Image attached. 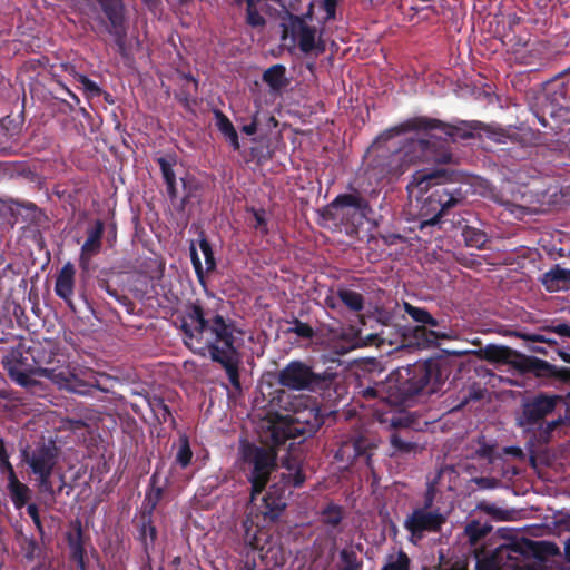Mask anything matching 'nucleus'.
<instances>
[{"mask_svg":"<svg viewBox=\"0 0 570 570\" xmlns=\"http://www.w3.org/2000/svg\"><path fill=\"white\" fill-rule=\"evenodd\" d=\"M57 448L52 444H38L35 449L29 446L21 451L22 461L26 462L33 474L38 476L39 488L42 491H51L50 476L57 463Z\"/></svg>","mask_w":570,"mask_h":570,"instance_id":"nucleus-6","label":"nucleus"},{"mask_svg":"<svg viewBox=\"0 0 570 570\" xmlns=\"http://www.w3.org/2000/svg\"><path fill=\"white\" fill-rule=\"evenodd\" d=\"M446 517L439 509H432L430 504L415 509L404 522V527L412 534V541L421 539L424 531L436 532L445 523Z\"/></svg>","mask_w":570,"mask_h":570,"instance_id":"nucleus-8","label":"nucleus"},{"mask_svg":"<svg viewBox=\"0 0 570 570\" xmlns=\"http://www.w3.org/2000/svg\"><path fill=\"white\" fill-rule=\"evenodd\" d=\"M404 309L406 313L417 323L429 324L431 326H436L438 322L434 320L425 309L414 307L409 303L404 304Z\"/></svg>","mask_w":570,"mask_h":570,"instance_id":"nucleus-28","label":"nucleus"},{"mask_svg":"<svg viewBox=\"0 0 570 570\" xmlns=\"http://www.w3.org/2000/svg\"><path fill=\"white\" fill-rule=\"evenodd\" d=\"M247 22L252 27H263L265 24V19L255 10L254 2L252 0H248Z\"/></svg>","mask_w":570,"mask_h":570,"instance_id":"nucleus-35","label":"nucleus"},{"mask_svg":"<svg viewBox=\"0 0 570 570\" xmlns=\"http://www.w3.org/2000/svg\"><path fill=\"white\" fill-rule=\"evenodd\" d=\"M257 130V121L256 117H254L253 121L249 125L243 127V131L247 135H254Z\"/></svg>","mask_w":570,"mask_h":570,"instance_id":"nucleus-48","label":"nucleus"},{"mask_svg":"<svg viewBox=\"0 0 570 570\" xmlns=\"http://www.w3.org/2000/svg\"><path fill=\"white\" fill-rule=\"evenodd\" d=\"M263 79L273 90H279L287 85L285 68L281 65L271 67L264 72Z\"/></svg>","mask_w":570,"mask_h":570,"instance_id":"nucleus-24","label":"nucleus"},{"mask_svg":"<svg viewBox=\"0 0 570 570\" xmlns=\"http://www.w3.org/2000/svg\"><path fill=\"white\" fill-rule=\"evenodd\" d=\"M255 228L265 229V214L263 212H255Z\"/></svg>","mask_w":570,"mask_h":570,"instance_id":"nucleus-43","label":"nucleus"},{"mask_svg":"<svg viewBox=\"0 0 570 570\" xmlns=\"http://www.w3.org/2000/svg\"><path fill=\"white\" fill-rule=\"evenodd\" d=\"M559 423V421H553L549 426L550 429H553L557 424Z\"/></svg>","mask_w":570,"mask_h":570,"instance_id":"nucleus-57","label":"nucleus"},{"mask_svg":"<svg viewBox=\"0 0 570 570\" xmlns=\"http://www.w3.org/2000/svg\"><path fill=\"white\" fill-rule=\"evenodd\" d=\"M491 454V448L483 449L482 455L488 456Z\"/></svg>","mask_w":570,"mask_h":570,"instance_id":"nucleus-55","label":"nucleus"},{"mask_svg":"<svg viewBox=\"0 0 570 570\" xmlns=\"http://www.w3.org/2000/svg\"><path fill=\"white\" fill-rule=\"evenodd\" d=\"M104 224L98 220L95 227L88 232V237L81 247L79 265L83 271H88L91 258L97 255L101 248V236Z\"/></svg>","mask_w":570,"mask_h":570,"instance_id":"nucleus-13","label":"nucleus"},{"mask_svg":"<svg viewBox=\"0 0 570 570\" xmlns=\"http://www.w3.org/2000/svg\"><path fill=\"white\" fill-rule=\"evenodd\" d=\"M145 2L148 4V6H155L158 0H145Z\"/></svg>","mask_w":570,"mask_h":570,"instance_id":"nucleus-56","label":"nucleus"},{"mask_svg":"<svg viewBox=\"0 0 570 570\" xmlns=\"http://www.w3.org/2000/svg\"><path fill=\"white\" fill-rule=\"evenodd\" d=\"M566 552H567L568 558L570 559V539L566 543Z\"/></svg>","mask_w":570,"mask_h":570,"instance_id":"nucleus-54","label":"nucleus"},{"mask_svg":"<svg viewBox=\"0 0 570 570\" xmlns=\"http://www.w3.org/2000/svg\"><path fill=\"white\" fill-rule=\"evenodd\" d=\"M263 502L264 508L261 513L265 519L271 521L275 520L286 507V498L284 494L274 497L272 492H268V494L263 498Z\"/></svg>","mask_w":570,"mask_h":570,"instance_id":"nucleus-21","label":"nucleus"},{"mask_svg":"<svg viewBox=\"0 0 570 570\" xmlns=\"http://www.w3.org/2000/svg\"><path fill=\"white\" fill-rule=\"evenodd\" d=\"M341 556L344 560V567L342 570H358L360 562L356 560L354 553L344 550L342 551Z\"/></svg>","mask_w":570,"mask_h":570,"instance_id":"nucleus-36","label":"nucleus"},{"mask_svg":"<svg viewBox=\"0 0 570 570\" xmlns=\"http://www.w3.org/2000/svg\"><path fill=\"white\" fill-rule=\"evenodd\" d=\"M322 422L315 401L307 396H294L282 412L268 413L262 428L266 430V442L281 444L287 439L314 433Z\"/></svg>","mask_w":570,"mask_h":570,"instance_id":"nucleus-3","label":"nucleus"},{"mask_svg":"<svg viewBox=\"0 0 570 570\" xmlns=\"http://www.w3.org/2000/svg\"><path fill=\"white\" fill-rule=\"evenodd\" d=\"M159 405L161 406V409L164 410L165 413H167V407L166 405H164L163 403H159Z\"/></svg>","mask_w":570,"mask_h":570,"instance_id":"nucleus-59","label":"nucleus"},{"mask_svg":"<svg viewBox=\"0 0 570 570\" xmlns=\"http://www.w3.org/2000/svg\"><path fill=\"white\" fill-rule=\"evenodd\" d=\"M243 528L245 542L253 548H257L261 541L258 522L248 515L243 523Z\"/></svg>","mask_w":570,"mask_h":570,"instance_id":"nucleus-26","label":"nucleus"},{"mask_svg":"<svg viewBox=\"0 0 570 570\" xmlns=\"http://www.w3.org/2000/svg\"><path fill=\"white\" fill-rule=\"evenodd\" d=\"M216 126L234 149L239 148L238 136L229 119L220 111L215 112Z\"/></svg>","mask_w":570,"mask_h":570,"instance_id":"nucleus-23","label":"nucleus"},{"mask_svg":"<svg viewBox=\"0 0 570 570\" xmlns=\"http://www.w3.org/2000/svg\"><path fill=\"white\" fill-rule=\"evenodd\" d=\"M489 532V528L480 524L479 522H471L465 528V533L469 537L471 543H475L480 538L484 537Z\"/></svg>","mask_w":570,"mask_h":570,"instance_id":"nucleus-32","label":"nucleus"},{"mask_svg":"<svg viewBox=\"0 0 570 570\" xmlns=\"http://www.w3.org/2000/svg\"><path fill=\"white\" fill-rule=\"evenodd\" d=\"M505 452L507 453H511V454H519V453H521L520 449H517V448L507 449Z\"/></svg>","mask_w":570,"mask_h":570,"instance_id":"nucleus-52","label":"nucleus"},{"mask_svg":"<svg viewBox=\"0 0 570 570\" xmlns=\"http://www.w3.org/2000/svg\"><path fill=\"white\" fill-rule=\"evenodd\" d=\"M561 400V396L541 394L532 401L527 402L523 406V414L519 419V424L521 426H527L537 423L550 414L554 410L557 403Z\"/></svg>","mask_w":570,"mask_h":570,"instance_id":"nucleus-10","label":"nucleus"},{"mask_svg":"<svg viewBox=\"0 0 570 570\" xmlns=\"http://www.w3.org/2000/svg\"><path fill=\"white\" fill-rule=\"evenodd\" d=\"M75 276V266L70 262H68L62 266L56 279L55 292L60 298L66 301L68 304L71 303L73 296Z\"/></svg>","mask_w":570,"mask_h":570,"instance_id":"nucleus-18","label":"nucleus"},{"mask_svg":"<svg viewBox=\"0 0 570 570\" xmlns=\"http://www.w3.org/2000/svg\"><path fill=\"white\" fill-rule=\"evenodd\" d=\"M296 333L301 336H304V337H309L312 335V330L309 326L307 325H304V324H299L297 325L296 327Z\"/></svg>","mask_w":570,"mask_h":570,"instance_id":"nucleus-46","label":"nucleus"},{"mask_svg":"<svg viewBox=\"0 0 570 570\" xmlns=\"http://www.w3.org/2000/svg\"><path fill=\"white\" fill-rule=\"evenodd\" d=\"M150 537H151V539H154V537H155V529L154 528H150Z\"/></svg>","mask_w":570,"mask_h":570,"instance_id":"nucleus-58","label":"nucleus"},{"mask_svg":"<svg viewBox=\"0 0 570 570\" xmlns=\"http://www.w3.org/2000/svg\"><path fill=\"white\" fill-rule=\"evenodd\" d=\"M32 521H33L35 525L37 527V529L39 531H42V524H41L40 518H37V519L32 520Z\"/></svg>","mask_w":570,"mask_h":570,"instance_id":"nucleus-53","label":"nucleus"},{"mask_svg":"<svg viewBox=\"0 0 570 570\" xmlns=\"http://www.w3.org/2000/svg\"><path fill=\"white\" fill-rule=\"evenodd\" d=\"M337 0H324L323 8L326 12V19H333L335 17V8Z\"/></svg>","mask_w":570,"mask_h":570,"instance_id":"nucleus-41","label":"nucleus"},{"mask_svg":"<svg viewBox=\"0 0 570 570\" xmlns=\"http://www.w3.org/2000/svg\"><path fill=\"white\" fill-rule=\"evenodd\" d=\"M412 371H413L414 376H419L420 380L417 383H415L413 386H410V387H402V389L395 387V391H394L393 384L396 381V376L403 377L402 371H399L396 374L390 375V377L387 379L386 387H387L389 395L386 396V399L391 404H399V403L403 402L407 395L419 392L428 383V374H426L425 366L417 365V366H414Z\"/></svg>","mask_w":570,"mask_h":570,"instance_id":"nucleus-12","label":"nucleus"},{"mask_svg":"<svg viewBox=\"0 0 570 570\" xmlns=\"http://www.w3.org/2000/svg\"><path fill=\"white\" fill-rule=\"evenodd\" d=\"M550 331L557 333L558 335L570 337V326L567 324H558L550 327Z\"/></svg>","mask_w":570,"mask_h":570,"instance_id":"nucleus-42","label":"nucleus"},{"mask_svg":"<svg viewBox=\"0 0 570 570\" xmlns=\"http://www.w3.org/2000/svg\"><path fill=\"white\" fill-rule=\"evenodd\" d=\"M8 490L10 498L17 509H21L30 498V489L24 483L20 482L16 473H11L10 481L8 482Z\"/></svg>","mask_w":570,"mask_h":570,"instance_id":"nucleus-20","label":"nucleus"},{"mask_svg":"<svg viewBox=\"0 0 570 570\" xmlns=\"http://www.w3.org/2000/svg\"><path fill=\"white\" fill-rule=\"evenodd\" d=\"M403 371L406 372V376H410V373H411V370L410 368H404Z\"/></svg>","mask_w":570,"mask_h":570,"instance_id":"nucleus-60","label":"nucleus"},{"mask_svg":"<svg viewBox=\"0 0 570 570\" xmlns=\"http://www.w3.org/2000/svg\"><path fill=\"white\" fill-rule=\"evenodd\" d=\"M559 355L560 357L567 362V363H570V354L569 353H566V352H559Z\"/></svg>","mask_w":570,"mask_h":570,"instance_id":"nucleus-51","label":"nucleus"},{"mask_svg":"<svg viewBox=\"0 0 570 570\" xmlns=\"http://www.w3.org/2000/svg\"><path fill=\"white\" fill-rule=\"evenodd\" d=\"M158 163H159V166H160V169L163 173V177L167 185V191H168L169 196L171 198H174V197H176L177 191H176V187H175V184H176L175 174L171 168L173 159L160 157L158 159Z\"/></svg>","mask_w":570,"mask_h":570,"instance_id":"nucleus-27","label":"nucleus"},{"mask_svg":"<svg viewBox=\"0 0 570 570\" xmlns=\"http://www.w3.org/2000/svg\"><path fill=\"white\" fill-rule=\"evenodd\" d=\"M407 134L411 136L405 138L402 147L391 155L386 164L389 175L400 176L411 165L420 161L448 163L450 155L442 150L443 141L446 138L454 140L456 137H466L456 127L419 117L385 130L379 136L377 142Z\"/></svg>","mask_w":570,"mask_h":570,"instance_id":"nucleus-1","label":"nucleus"},{"mask_svg":"<svg viewBox=\"0 0 570 570\" xmlns=\"http://www.w3.org/2000/svg\"><path fill=\"white\" fill-rule=\"evenodd\" d=\"M391 444L393 445V448L397 451H410L411 449V445L406 442H404L399 435L396 434H393L391 436Z\"/></svg>","mask_w":570,"mask_h":570,"instance_id":"nucleus-39","label":"nucleus"},{"mask_svg":"<svg viewBox=\"0 0 570 570\" xmlns=\"http://www.w3.org/2000/svg\"><path fill=\"white\" fill-rule=\"evenodd\" d=\"M27 511H28V514L31 517L32 520L39 518L38 508L36 507V504H29L28 508H27Z\"/></svg>","mask_w":570,"mask_h":570,"instance_id":"nucleus-49","label":"nucleus"},{"mask_svg":"<svg viewBox=\"0 0 570 570\" xmlns=\"http://www.w3.org/2000/svg\"><path fill=\"white\" fill-rule=\"evenodd\" d=\"M282 27L284 47L295 48L298 46L306 53L313 50H323L316 29L308 26L305 18L288 16L284 19Z\"/></svg>","mask_w":570,"mask_h":570,"instance_id":"nucleus-7","label":"nucleus"},{"mask_svg":"<svg viewBox=\"0 0 570 570\" xmlns=\"http://www.w3.org/2000/svg\"><path fill=\"white\" fill-rule=\"evenodd\" d=\"M416 334H422L425 336V340L428 342H434L436 341L438 338H445L448 337V335L445 333H439V332H434V331H426L424 327H416Z\"/></svg>","mask_w":570,"mask_h":570,"instance_id":"nucleus-37","label":"nucleus"},{"mask_svg":"<svg viewBox=\"0 0 570 570\" xmlns=\"http://www.w3.org/2000/svg\"><path fill=\"white\" fill-rule=\"evenodd\" d=\"M38 376L50 379L59 387L75 390L77 386V374L69 366H58L52 368H38L32 372Z\"/></svg>","mask_w":570,"mask_h":570,"instance_id":"nucleus-16","label":"nucleus"},{"mask_svg":"<svg viewBox=\"0 0 570 570\" xmlns=\"http://www.w3.org/2000/svg\"><path fill=\"white\" fill-rule=\"evenodd\" d=\"M439 177V171H416L413 175V179L407 186L409 194L411 197H416L417 199L426 193L432 185V181Z\"/></svg>","mask_w":570,"mask_h":570,"instance_id":"nucleus-19","label":"nucleus"},{"mask_svg":"<svg viewBox=\"0 0 570 570\" xmlns=\"http://www.w3.org/2000/svg\"><path fill=\"white\" fill-rule=\"evenodd\" d=\"M76 80L81 85L85 94L88 97H96L100 94V88L98 85L94 81H91L89 78H87L83 75H76Z\"/></svg>","mask_w":570,"mask_h":570,"instance_id":"nucleus-33","label":"nucleus"},{"mask_svg":"<svg viewBox=\"0 0 570 570\" xmlns=\"http://www.w3.org/2000/svg\"><path fill=\"white\" fill-rule=\"evenodd\" d=\"M567 94L568 89L564 86H557L549 91L542 104L543 114L560 121L570 122V97Z\"/></svg>","mask_w":570,"mask_h":570,"instance_id":"nucleus-11","label":"nucleus"},{"mask_svg":"<svg viewBox=\"0 0 570 570\" xmlns=\"http://www.w3.org/2000/svg\"><path fill=\"white\" fill-rule=\"evenodd\" d=\"M1 469L7 473L8 482L10 481L11 473H14L12 464L9 462L8 458L3 459V463H1Z\"/></svg>","mask_w":570,"mask_h":570,"instance_id":"nucleus-45","label":"nucleus"},{"mask_svg":"<svg viewBox=\"0 0 570 570\" xmlns=\"http://www.w3.org/2000/svg\"><path fill=\"white\" fill-rule=\"evenodd\" d=\"M191 456L193 453L188 440L185 436L180 438L175 456L176 463H178L181 468H186L190 463Z\"/></svg>","mask_w":570,"mask_h":570,"instance_id":"nucleus-29","label":"nucleus"},{"mask_svg":"<svg viewBox=\"0 0 570 570\" xmlns=\"http://www.w3.org/2000/svg\"><path fill=\"white\" fill-rule=\"evenodd\" d=\"M518 336L523 340L531 341V342H549L544 336L538 335V334H533V335L518 334Z\"/></svg>","mask_w":570,"mask_h":570,"instance_id":"nucleus-44","label":"nucleus"},{"mask_svg":"<svg viewBox=\"0 0 570 570\" xmlns=\"http://www.w3.org/2000/svg\"><path fill=\"white\" fill-rule=\"evenodd\" d=\"M342 519V511L338 507L330 505L323 511V521L330 525H336Z\"/></svg>","mask_w":570,"mask_h":570,"instance_id":"nucleus-34","label":"nucleus"},{"mask_svg":"<svg viewBox=\"0 0 570 570\" xmlns=\"http://www.w3.org/2000/svg\"><path fill=\"white\" fill-rule=\"evenodd\" d=\"M429 206H431V212H436V214L431 218L426 219L424 223L429 225H433L438 223L440 216L450 207L456 204V199L450 196L445 190L436 189L428 197ZM430 214V209H425V206L421 208V215L428 216Z\"/></svg>","mask_w":570,"mask_h":570,"instance_id":"nucleus-15","label":"nucleus"},{"mask_svg":"<svg viewBox=\"0 0 570 570\" xmlns=\"http://www.w3.org/2000/svg\"><path fill=\"white\" fill-rule=\"evenodd\" d=\"M350 446H353L355 449V452L360 453L361 451V445L358 444H350V443H346L343 448V451L347 450Z\"/></svg>","mask_w":570,"mask_h":570,"instance_id":"nucleus-50","label":"nucleus"},{"mask_svg":"<svg viewBox=\"0 0 570 570\" xmlns=\"http://www.w3.org/2000/svg\"><path fill=\"white\" fill-rule=\"evenodd\" d=\"M199 248L204 256V264L202 263L198 252L194 245L190 246V257L198 278L203 279L205 274L215 269L216 262L212 247L205 238L199 240Z\"/></svg>","mask_w":570,"mask_h":570,"instance_id":"nucleus-17","label":"nucleus"},{"mask_svg":"<svg viewBox=\"0 0 570 570\" xmlns=\"http://www.w3.org/2000/svg\"><path fill=\"white\" fill-rule=\"evenodd\" d=\"M481 489H492L498 485V481L492 478H476L473 480Z\"/></svg>","mask_w":570,"mask_h":570,"instance_id":"nucleus-40","label":"nucleus"},{"mask_svg":"<svg viewBox=\"0 0 570 570\" xmlns=\"http://www.w3.org/2000/svg\"><path fill=\"white\" fill-rule=\"evenodd\" d=\"M185 344L195 353L223 364L233 384H237V354L232 331L222 316L206 317L200 307L193 306L181 320Z\"/></svg>","mask_w":570,"mask_h":570,"instance_id":"nucleus-2","label":"nucleus"},{"mask_svg":"<svg viewBox=\"0 0 570 570\" xmlns=\"http://www.w3.org/2000/svg\"><path fill=\"white\" fill-rule=\"evenodd\" d=\"M321 377L301 362H291L279 372V383L291 390H313Z\"/></svg>","mask_w":570,"mask_h":570,"instance_id":"nucleus-9","label":"nucleus"},{"mask_svg":"<svg viewBox=\"0 0 570 570\" xmlns=\"http://www.w3.org/2000/svg\"><path fill=\"white\" fill-rule=\"evenodd\" d=\"M275 456L276 454L272 449H262L249 443L242 444V460L253 465V471L249 476L252 483V502L265 488L269 473L275 465Z\"/></svg>","mask_w":570,"mask_h":570,"instance_id":"nucleus-4","label":"nucleus"},{"mask_svg":"<svg viewBox=\"0 0 570 570\" xmlns=\"http://www.w3.org/2000/svg\"><path fill=\"white\" fill-rule=\"evenodd\" d=\"M21 357L22 354L20 351L12 350L3 357L2 363L12 380L21 386L29 387L35 381L30 374L26 372Z\"/></svg>","mask_w":570,"mask_h":570,"instance_id":"nucleus-14","label":"nucleus"},{"mask_svg":"<svg viewBox=\"0 0 570 570\" xmlns=\"http://www.w3.org/2000/svg\"><path fill=\"white\" fill-rule=\"evenodd\" d=\"M410 560L404 552L389 556L382 570H409Z\"/></svg>","mask_w":570,"mask_h":570,"instance_id":"nucleus-30","label":"nucleus"},{"mask_svg":"<svg viewBox=\"0 0 570 570\" xmlns=\"http://www.w3.org/2000/svg\"><path fill=\"white\" fill-rule=\"evenodd\" d=\"M383 387L384 386H381L380 389H377V387H370V389L364 391V395L365 396H371V397H374V396L383 397V395H382Z\"/></svg>","mask_w":570,"mask_h":570,"instance_id":"nucleus-47","label":"nucleus"},{"mask_svg":"<svg viewBox=\"0 0 570 570\" xmlns=\"http://www.w3.org/2000/svg\"><path fill=\"white\" fill-rule=\"evenodd\" d=\"M114 28H118L122 22L121 0H99Z\"/></svg>","mask_w":570,"mask_h":570,"instance_id":"nucleus-25","label":"nucleus"},{"mask_svg":"<svg viewBox=\"0 0 570 570\" xmlns=\"http://www.w3.org/2000/svg\"><path fill=\"white\" fill-rule=\"evenodd\" d=\"M335 206H357L358 199L352 195L338 196L335 202Z\"/></svg>","mask_w":570,"mask_h":570,"instance_id":"nucleus-38","label":"nucleus"},{"mask_svg":"<svg viewBox=\"0 0 570 570\" xmlns=\"http://www.w3.org/2000/svg\"><path fill=\"white\" fill-rule=\"evenodd\" d=\"M482 354L484 358L490 362L509 364L520 370L533 368L535 371H547L564 380L568 379L569 375V370L567 368L558 371L546 361L528 358L507 346L490 344L482 350Z\"/></svg>","mask_w":570,"mask_h":570,"instance_id":"nucleus-5","label":"nucleus"},{"mask_svg":"<svg viewBox=\"0 0 570 570\" xmlns=\"http://www.w3.org/2000/svg\"><path fill=\"white\" fill-rule=\"evenodd\" d=\"M340 298L352 311H361L363 307L362 296L356 292L348 289L341 291Z\"/></svg>","mask_w":570,"mask_h":570,"instance_id":"nucleus-31","label":"nucleus"},{"mask_svg":"<svg viewBox=\"0 0 570 570\" xmlns=\"http://www.w3.org/2000/svg\"><path fill=\"white\" fill-rule=\"evenodd\" d=\"M566 283H570V271L564 268H554L543 276V284L547 289L553 292L562 288Z\"/></svg>","mask_w":570,"mask_h":570,"instance_id":"nucleus-22","label":"nucleus"}]
</instances>
